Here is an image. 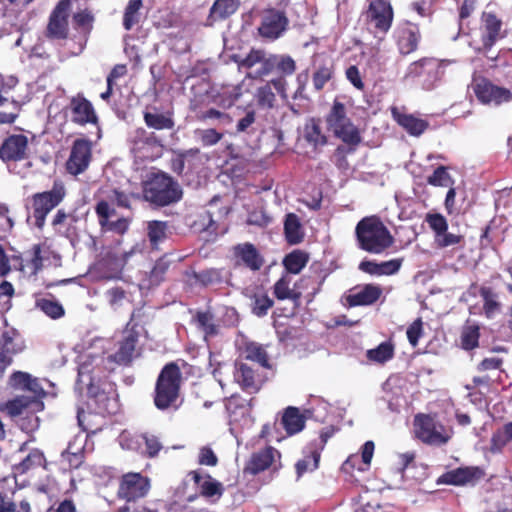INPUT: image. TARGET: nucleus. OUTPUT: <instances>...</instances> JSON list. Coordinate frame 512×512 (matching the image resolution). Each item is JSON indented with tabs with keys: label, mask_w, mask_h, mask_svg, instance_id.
Wrapping results in <instances>:
<instances>
[{
	"label": "nucleus",
	"mask_w": 512,
	"mask_h": 512,
	"mask_svg": "<svg viewBox=\"0 0 512 512\" xmlns=\"http://www.w3.org/2000/svg\"><path fill=\"white\" fill-rule=\"evenodd\" d=\"M142 195L144 200L151 205L165 207L180 201L183 191L177 180L169 174L159 171L152 173L143 182Z\"/></svg>",
	"instance_id": "7ed1b4c3"
},
{
	"label": "nucleus",
	"mask_w": 512,
	"mask_h": 512,
	"mask_svg": "<svg viewBox=\"0 0 512 512\" xmlns=\"http://www.w3.org/2000/svg\"><path fill=\"white\" fill-rule=\"evenodd\" d=\"M306 419L301 414L299 408L289 406L284 409L280 424L285 429L288 436L301 432L305 427Z\"/></svg>",
	"instance_id": "c756f323"
},
{
	"label": "nucleus",
	"mask_w": 512,
	"mask_h": 512,
	"mask_svg": "<svg viewBox=\"0 0 512 512\" xmlns=\"http://www.w3.org/2000/svg\"><path fill=\"white\" fill-rule=\"evenodd\" d=\"M182 374L176 362H169L161 369L155 383L153 401L157 409H178Z\"/></svg>",
	"instance_id": "f03ea898"
},
{
	"label": "nucleus",
	"mask_w": 512,
	"mask_h": 512,
	"mask_svg": "<svg viewBox=\"0 0 512 512\" xmlns=\"http://www.w3.org/2000/svg\"><path fill=\"white\" fill-rule=\"evenodd\" d=\"M366 19L374 24L376 31L386 34L393 23V8L386 0H372L366 11Z\"/></svg>",
	"instance_id": "f3484780"
},
{
	"label": "nucleus",
	"mask_w": 512,
	"mask_h": 512,
	"mask_svg": "<svg viewBox=\"0 0 512 512\" xmlns=\"http://www.w3.org/2000/svg\"><path fill=\"white\" fill-rule=\"evenodd\" d=\"M73 26L87 39L93 29L94 16L88 9L79 11L73 15Z\"/></svg>",
	"instance_id": "79ce46f5"
},
{
	"label": "nucleus",
	"mask_w": 512,
	"mask_h": 512,
	"mask_svg": "<svg viewBox=\"0 0 512 512\" xmlns=\"http://www.w3.org/2000/svg\"><path fill=\"white\" fill-rule=\"evenodd\" d=\"M233 256L237 265H243L251 271H259L265 263L263 256L257 248L249 242L234 246Z\"/></svg>",
	"instance_id": "aec40b11"
},
{
	"label": "nucleus",
	"mask_w": 512,
	"mask_h": 512,
	"mask_svg": "<svg viewBox=\"0 0 512 512\" xmlns=\"http://www.w3.org/2000/svg\"><path fill=\"white\" fill-rule=\"evenodd\" d=\"M240 0H215L210 8L208 21L210 25L223 21L232 16L240 7Z\"/></svg>",
	"instance_id": "7c9ffc66"
},
{
	"label": "nucleus",
	"mask_w": 512,
	"mask_h": 512,
	"mask_svg": "<svg viewBox=\"0 0 512 512\" xmlns=\"http://www.w3.org/2000/svg\"><path fill=\"white\" fill-rule=\"evenodd\" d=\"M251 312L257 317H264L268 311L273 307L274 301L266 292L257 291L250 297Z\"/></svg>",
	"instance_id": "a19ab883"
},
{
	"label": "nucleus",
	"mask_w": 512,
	"mask_h": 512,
	"mask_svg": "<svg viewBox=\"0 0 512 512\" xmlns=\"http://www.w3.org/2000/svg\"><path fill=\"white\" fill-rule=\"evenodd\" d=\"M333 76V67L322 65L319 66L316 71L313 73L312 82L313 86L317 91H320L324 88L326 83L331 80Z\"/></svg>",
	"instance_id": "5fc2aeb1"
},
{
	"label": "nucleus",
	"mask_w": 512,
	"mask_h": 512,
	"mask_svg": "<svg viewBox=\"0 0 512 512\" xmlns=\"http://www.w3.org/2000/svg\"><path fill=\"white\" fill-rule=\"evenodd\" d=\"M141 316V309L133 310L130 320L123 330L122 339L118 342V349L110 356L111 361L124 366L132 362L139 341V332L137 331L139 323L135 320Z\"/></svg>",
	"instance_id": "6e6552de"
},
{
	"label": "nucleus",
	"mask_w": 512,
	"mask_h": 512,
	"mask_svg": "<svg viewBox=\"0 0 512 512\" xmlns=\"http://www.w3.org/2000/svg\"><path fill=\"white\" fill-rule=\"evenodd\" d=\"M309 261V256L302 250H293L283 259V266L291 274H299Z\"/></svg>",
	"instance_id": "58836bf2"
},
{
	"label": "nucleus",
	"mask_w": 512,
	"mask_h": 512,
	"mask_svg": "<svg viewBox=\"0 0 512 512\" xmlns=\"http://www.w3.org/2000/svg\"><path fill=\"white\" fill-rule=\"evenodd\" d=\"M396 45L401 55L406 56L418 49L421 40L419 26L406 21L396 30Z\"/></svg>",
	"instance_id": "6ab92c4d"
},
{
	"label": "nucleus",
	"mask_w": 512,
	"mask_h": 512,
	"mask_svg": "<svg viewBox=\"0 0 512 512\" xmlns=\"http://www.w3.org/2000/svg\"><path fill=\"white\" fill-rule=\"evenodd\" d=\"M439 73V63L436 58L424 57L418 61L411 63L407 69L406 77H426L429 80L437 78Z\"/></svg>",
	"instance_id": "cd10ccee"
},
{
	"label": "nucleus",
	"mask_w": 512,
	"mask_h": 512,
	"mask_svg": "<svg viewBox=\"0 0 512 512\" xmlns=\"http://www.w3.org/2000/svg\"><path fill=\"white\" fill-rule=\"evenodd\" d=\"M472 89L477 100L484 105L500 106L512 100V92L508 88L498 86L485 77L475 79Z\"/></svg>",
	"instance_id": "9d476101"
},
{
	"label": "nucleus",
	"mask_w": 512,
	"mask_h": 512,
	"mask_svg": "<svg viewBox=\"0 0 512 512\" xmlns=\"http://www.w3.org/2000/svg\"><path fill=\"white\" fill-rule=\"evenodd\" d=\"M276 455L280 457V453L272 446L253 453L244 467V472L257 475L267 470L273 464Z\"/></svg>",
	"instance_id": "b1692460"
},
{
	"label": "nucleus",
	"mask_w": 512,
	"mask_h": 512,
	"mask_svg": "<svg viewBox=\"0 0 512 512\" xmlns=\"http://www.w3.org/2000/svg\"><path fill=\"white\" fill-rule=\"evenodd\" d=\"M406 334H407V338H408L409 343L413 347H416L418 345L419 339L423 335V321H422V319L421 318H417L416 320H414L409 325V327L407 328Z\"/></svg>",
	"instance_id": "680f3d73"
},
{
	"label": "nucleus",
	"mask_w": 512,
	"mask_h": 512,
	"mask_svg": "<svg viewBox=\"0 0 512 512\" xmlns=\"http://www.w3.org/2000/svg\"><path fill=\"white\" fill-rule=\"evenodd\" d=\"M109 205H116L121 208H130V195L118 189H112L106 196Z\"/></svg>",
	"instance_id": "bf43d9fd"
},
{
	"label": "nucleus",
	"mask_w": 512,
	"mask_h": 512,
	"mask_svg": "<svg viewBox=\"0 0 512 512\" xmlns=\"http://www.w3.org/2000/svg\"><path fill=\"white\" fill-rule=\"evenodd\" d=\"M265 56V51L261 49H251L246 57L240 55H233L232 60L238 65L240 69H251L256 64H260Z\"/></svg>",
	"instance_id": "de8ad7c7"
},
{
	"label": "nucleus",
	"mask_w": 512,
	"mask_h": 512,
	"mask_svg": "<svg viewBox=\"0 0 512 512\" xmlns=\"http://www.w3.org/2000/svg\"><path fill=\"white\" fill-rule=\"evenodd\" d=\"M92 159V145L88 139L79 138L73 142L69 158L66 162L67 171L74 176L83 173Z\"/></svg>",
	"instance_id": "4468645a"
},
{
	"label": "nucleus",
	"mask_w": 512,
	"mask_h": 512,
	"mask_svg": "<svg viewBox=\"0 0 512 512\" xmlns=\"http://www.w3.org/2000/svg\"><path fill=\"white\" fill-rule=\"evenodd\" d=\"M95 213L98 217L99 225L103 230L113 231L119 234H123L127 231L128 222L125 218L110 221V218L116 215V210L114 207L110 206L107 201H98L95 206Z\"/></svg>",
	"instance_id": "4be33fe9"
},
{
	"label": "nucleus",
	"mask_w": 512,
	"mask_h": 512,
	"mask_svg": "<svg viewBox=\"0 0 512 512\" xmlns=\"http://www.w3.org/2000/svg\"><path fill=\"white\" fill-rule=\"evenodd\" d=\"M0 512H32L30 503L27 500H22L19 504L13 501H6L4 496L0 493Z\"/></svg>",
	"instance_id": "052dcab7"
},
{
	"label": "nucleus",
	"mask_w": 512,
	"mask_h": 512,
	"mask_svg": "<svg viewBox=\"0 0 512 512\" xmlns=\"http://www.w3.org/2000/svg\"><path fill=\"white\" fill-rule=\"evenodd\" d=\"M66 190L61 181H55L49 191L38 192L31 197L34 225L42 229L47 215L65 198Z\"/></svg>",
	"instance_id": "39448f33"
},
{
	"label": "nucleus",
	"mask_w": 512,
	"mask_h": 512,
	"mask_svg": "<svg viewBox=\"0 0 512 512\" xmlns=\"http://www.w3.org/2000/svg\"><path fill=\"white\" fill-rule=\"evenodd\" d=\"M151 488L150 479L141 473L128 472L119 479L117 497L127 502L144 498Z\"/></svg>",
	"instance_id": "1a4fd4ad"
},
{
	"label": "nucleus",
	"mask_w": 512,
	"mask_h": 512,
	"mask_svg": "<svg viewBox=\"0 0 512 512\" xmlns=\"http://www.w3.org/2000/svg\"><path fill=\"white\" fill-rule=\"evenodd\" d=\"M23 343L20 334L14 328L7 329L0 336V355L13 361V357L21 352Z\"/></svg>",
	"instance_id": "c85d7f7f"
},
{
	"label": "nucleus",
	"mask_w": 512,
	"mask_h": 512,
	"mask_svg": "<svg viewBox=\"0 0 512 512\" xmlns=\"http://www.w3.org/2000/svg\"><path fill=\"white\" fill-rule=\"evenodd\" d=\"M142 6V0L128 1L123 16V26L126 30H131L139 22V11Z\"/></svg>",
	"instance_id": "a18cd8bd"
},
{
	"label": "nucleus",
	"mask_w": 512,
	"mask_h": 512,
	"mask_svg": "<svg viewBox=\"0 0 512 512\" xmlns=\"http://www.w3.org/2000/svg\"><path fill=\"white\" fill-rule=\"evenodd\" d=\"M29 142L24 134H11L0 145V159L5 162H20L29 157Z\"/></svg>",
	"instance_id": "2eb2a0df"
},
{
	"label": "nucleus",
	"mask_w": 512,
	"mask_h": 512,
	"mask_svg": "<svg viewBox=\"0 0 512 512\" xmlns=\"http://www.w3.org/2000/svg\"><path fill=\"white\" fill-rule=\"evenodd\" d=\"M485 476V472L478 466L458 467L442 474L437 483L464 486L467 484H475Z\"/></svg>",
	"instance_id": "a211bd4d"
},
{
	"label": "nucleus",
	"mask_w": 512,
	"mask_h": 512,
	"mask_svg": "<svg viewBox=\"0 0 512 512\" xmlns=\"http://www.w3.org/2000/svg\"><path fill=\"white\" fill-rule=\"evenodd\" d=\"M245 358L255 361L263 367H269V358L266 350L257 343H249L245 348Z\"/></svg>",
	"instance_id": "8fccbe9b"
},
{
	"label": "nucleus",
	"mask_w": 512,
	"mask_h": 512,
	"mask_svg": "<svg viewBox=\"0 0 512 512\" xmlns=\"http://www.w3.org/2000/svg\"><path fill=\"white\" fill-rule=\"evenodd\" d=\"M234 379L245 392L256 393L261 388L258 374L245 363L236 365Z\"/></svg>",
	"instance_id": "bb28decb"
},
{
	"label": "nucleus",
	"mask_w": 512,
	"mask_h": 512,
	"mask_svg": "<svg viewBox=\"0 0 512 512\" xmlns=\"http://www.w3.org/2000/svg\"><path fill=\"white\" fill-rule=\"evenodd\" d=\"M36 307L51 319H59L65 314L64 307L57 300L46 298L37 299Z\"/></svg>",
	"instance_id": "c03bdc74"
},
{
	"label": "nucleus",
	"mask_w": 512,
	"mask_h": 512,
	"mask_svg": "<svg viewBox=\"0 0 512 512\" xmlns=\"http://www.w3.org/2000/svg\"><path fill=\"white\" fill-rule=\"evenodd\" d=\"M67 109L70 113L71 122L76 125H96L99 121L93 104L82 93L70 98Z\"/></svg>",
	"instance_id": "ddd939ff"
},
{
	"label": "nucleus",
	"mask_w": 512,
	"mask_h": 512,
	"mask_svg": "<svg viewBox=\"0 0 512 512\" xmlns=\"http://www.w3.org/2000/svg\"><path fill=\"white\" fill-rule=\"evenodd\" d=\"M43 460V453L34 449L19 463L17 468L21 473H25L34 466H40Z\"/></svg>",
	"instance_id": "13d9d810"
},
{
	"label": "nucleus",
	"mask_w": 512,
	"mask_h": 512,
	"mask_svg": "<svg viewBox=\"0 0 512 512\" xmlns=\"http://www.w3.org/2000/svg\"><path fill=\"white\" fill-rule=\"evenodd\" d=\"M291 278L288 275L281 276L273 286V294L278 300H291L296 306L300 304L302 293L290 288Z\"/></svg>",
	"instance_id": "2f4dec72"
},
{
	"label": "nucleus",
	"mask_w": 512,
	"mask_h": 512,
	"mask_svg": "<svg viewBox=\"0 0 512 512\" xmlns=\"http://www.w3.org/2000/svg\"><path fill=\"white\" fill-rule=\"evenodd\" d=\"M130 149L136 158L153 161L159 158L163 150V140L154 131L143 127L136 128L129 137Z\"/></svg>",
	"instance_id": "0eeeda50"
},
{
	"label": "nucleus",
	"mask_w": 512,
	"mask_h": 512,
	"mask_svg": "<svg viewBox=\"0 0 512 512\" xmlns=\"http://www.w3.org/2000/svg\"><path fill=\"white\" fill-rule=\"evenodd\" d=\"M358 247L372 254H381L394 243V237L381 219L376 216L362 218L355 227Z\"/></svg>",
	"instance_id": "f257e3e1"
},
{
	"label": "nucleus",
	"mask_w": 512,
	"mask_h": 512,
	"mask_svg": "<svg viewBox=\"0 0 512 512\" xmlns=\"http://www.w3.org/2000/svg\"><path fill=\"white\" fill-rule=\"evenodd\" d=\"M71 0H60L52 10L46 27V37L52 40H66L69 36L68 19Z\"/></svg>",
	"instance_id": "f8f14e48"
},
{
	"label": "nucleus",
	"mask_w": 512,
	"mask_h": 512,
	"mask_svg": "<svg viewBox=\"0 0 512 512\" xmlns=\"http://www.w3.org/2000/svg\"><path fill=\"white\" fill-rule=\"evenodd\" d=\"M199 140L204 147H211L219 143L223 137L224 133L219 131L217 127L202 129L198 131Z\"/></svg>",
	"instance_id": "6e6d98bb"
},
{
	"label": "nucleus",
	"mask_w": 512,
	"mask_h": 512,
	"mask_svg": "<svg viewBox=\"0 0 512 512\" xmlns=\"http://www.w3.org/2000/svg\"><path fill=\"white\" fill-rule=\"evenodd\" d=\"M395 355V346L391 341L380 343L376 348L369 349L366 352V357L369 361L378 364H384L393 359Z\"/></svg>",
	"instance_id": "4c0bfd02"
},
{
	"label": "nucleus",
	"mask_w": 512,
	"mask_h": 512,
	"mask_svg": "<svg viewBox=\"0 0 512 512\" xmlns=\"http://www.w3.org/2000/svg\"><path fill=\"white\" fill-rule=\"evenodd\" d=\"M148 237L153 246L166 238L167 222L153 220L148 222Z\"/></svg>",
	"instance_id": "603ef678"
},
{
	"label": "nucleus",
	"mask_w": 512,
	"mask_h": 512,
	"mask_svg": "<svg viewBox=\"0 0 512 512\" xmlns=\"http://www.w3.org/2000/svg\"><path fill=\"white\" fill-rule=\"evenodd\" d=\"M427 183L434 187H447L452 186L454 180L448 173V168L446 166L440 165L427 178Z\"/></svg>",
	"instance_id": "09e8293b"
},
{
	"label": "nucleus",
	"mask_w": 512,
	"mask_h": 512,
	"mask_svg": "<svg viewBox=\"0 0 512 512\" xmlns=\"http://www.w3.org/2000/svg\"><path fill=\"white\" fill-rule=\"evenodd\" d=\"M196 118L200 122L214 125L219 130L224 129L233 123V118L230 114L219 111L215 108L200 111L197 113Z\"/></svg>",
	"instance_id": "473e14b6"
},
{
	"label": "nucleus",
	"mask_w": 512,
	"mask_h": 512,
	"mask_svg": "<svg viewBox=\"0 0 512 512\" xmlns=\"http://www.w3.org/2000/svg\"><path fill=\"white\" fill-rule=\"evenodd\" d=\"M502 20L493 12H483L482 14V34L481 47L477 49L479 53H487L495 43L503 39L506 35L502 31Z\"/></svg>",
	"instance_id": "dca6fc26"
},
{
	"label": "nucleus",
	"mask_w": 512,
	"mask_h": 512,
	"mask_svg": "<svg viewBox=\"0 0 512 512\" xmlns=\"http://www.w3.org/2000/svg\"><path fill=\"white\" fill-rule=\"evenodd\" d=\"M391 113L397 124L411 136H421L430 126L426 119L413 114L402 113L396 107L392 108Z\"/></svg>",
	"instance_id": "393cba45"
},
{
	"label": "nucleus",
	"mask_w": 512,
	"mask_h": 512,
	"mask_svg": "<svg viewBox=\"0 0 512 512\" xmlns=\"http://www.w3.org/2000/svg\"><path fill=\"white\" fill-rule=\"evenodd\" d=\"M276 69L283 75H292L296 70V63L292 57L288 55L277 56Z\"/></svg>",
	"instance_id": "774afa93"
},
{
	"label": "nucleus",
	"mask_w": 512,
	"mask_h": 512,
	"mask_svg": "<svg viewBox=\"0 0 512 512\" xmlns=\"http://www.w3.org/2000/svg\"><path fill=\"white\" fill-rule=\"evenodd\" d=\"M480 326L478 324H469L468 322L462 327L460 335L461 347L470 351L479 346Z\"/></svg>",
	"instance_id": "ea45409f"
},
{
	"label": "nucleus",
	"mask_w": 512,
	"mask_h": 512,
	"mask_svg": "<svg viewBox=\"0 0 512 512\" xmlns=\"http://www.w3.org/2000/svg\"><path fill=\"white\" fill-rule=\"evenodd\" d=\"M256 100L258 106L262 108H272L276 101V95L271 87V84L266 83L259 87L256 92Z\"/></svg>",
	"instance_id": "864d4df0"
},
{
	"label": "nucleus",
	"mask_w": 512,
	"mask_h": 512,
	"mask_svg": "<svg viewBox=\"0 0 512 512\" xmlns=\"http://www.w3.org/2000/svg\"><path fill=\"white\" fill-rule=\"evenodd\" d=\"M194 483L199 487L200 494L206 498L216 497L219 499L224 493L222 483L215 480L210 474L202 476L199 471L194 470L189 472Z\"/></svg>",
	"instance_id": "a878e982"
},
{
	"label": "nucleus",
	"mask_w": 512,
	"mask_h": 512,
	"mask_svg": "<svg viewBox=\"0 0 512 512\" xmlns=\"http://www.w3.org/2000/svg\"><path fill=\"white\" fill-rule=\"evenodd\" d=\"M198 463L200 465L214 467L218 464V457L211 447L203 446L198 453Z\"/></svg>",
	"instance_id": "0e129e2a"
},
{
	"label": "nucleus",
	"mask_w": 512,
	"mask_h": 512,
	"mask_svg": "<svg viewBox=\"0 0 512 512\" xmlns=\"http://www.w3.org/2000/svg\"><path fill=\"white\" fill-rule=\"evenodd\" d=\"M38 401L34 398L27 396H17L14 399L7 401L5 407L8 414L12 417L21 415L24 410L29 408L32 404H36Z\"/></svg>",
	"instance_id": "49530a36"
},
{
	"label": "nucleus",
	"mask_w": 512,
	"mask_h": 512,
	"mask_svg": "<svg viewBox=\"0 0 512 512\" xmlns=\"http://www.w3.org/2000/svg\"><path fill=\"white\" fill-rule=\"evenodd\" d=\"M328 130L332 131L336 138L349 146H357L361 142L359 129L353 124L347 116V110L344 103L335 99L331 109L325 117Z\"/></svg>",
	"instance_id": "20e7f679"
},
{
	"label": "nucleus",
	"mask_w": 512,
	"mask_h": 512,
	"mask_svg": "<svg viewBox=\"0 0 512 512\" xmlns=\"http://www.w3.org/2000/svg\"><path fill=\"white\" fill-rule=\"evenodd\" d=\"M192 321L204 333L206 338L216 336L219 332L214 321V315L210 311H197Z\"/></svg>",
	"instance_id": "c9c22d12"
},
{
	"label": "nucleus",
	"mask_w": 512,
	"mask_h": 512,
	"mask_svg": "<svg viewBox=\"0 0 512 512\" xmlns=\"http://www.w3.org/2000/svg\"><path fill=\"white\" fill-rule=\"evenodd\" d=\"M138 437L142 439L145 444V449L141 451V454L148 458L156 457L163 448L159 438L153 434L143 433Z\"/></svg>",
	"instance_id": "3c124183"
},
{
	"label": "nucleus",
	"mask_w": 512,
	"mask_h": 512,
	"mask_svg": "<svg viewBox=\"0 0 512 512\" xmlns=\"http://www.w3.org/2000/svg\"><path fill=\"white\" fill-rule=\"evenodd\" d=\"M415 437L430 446L445 445L452 437V431L429 414H418L414 418Z\"/></svg>",
	"instance_id": "423d86ee"
},
{
	"label": "nucleus",
	"mask_w": 512,
	"mask_h": 512,
	"mask_svg": "<svg viewBox=\"0 0 512 512\" xmlns=\"http://www.w3.org/2000/svg\"><path fill=\"white\" fill-rule=\"evenodd\" d=\"M195 281L203 287L214 286L223 282L222 270L217 268L204 269L195 272Z\"/></svg>",
	"instance_id": "37998d69"
},
{
	"label": "nucleus",
	"mask_w": 512,
	"mask_h": 512,
	"mask_svg": "<svg viewBox=\"0 0 512 512\" xmlns=\"http://www.w3.org/2000/svg\"><path fill=\"white\" fill-rule=\"evenodd\" d=\"M304 139L314 148L327 144V137L321 129L319 118H310L304 126Z\"/></svg>",
	"instance_id": "72a5a7b5"
},
{
	"label": "nucleus",
	"mask_w": 512,
	"mask_h": 512,
	"mask_svg": "<svg viewBox=\"0 0 512 512\" xmlns=\"http://www.w3.org/2000/svg\"><path fill=\"white\" fill-rule=\"evenodd\" d=\"M339 429L333 425L326 426L320 431L319 442L313 441L309 443V446L314 449H319L320 453L324 449L327 441L335 435Z\"/></svg>",
	"instance_id": "69168bd1"
},
{
	"label": "nucleus",
	"mask_w": 512,
	"mask_h": 512,
	"mask_svg": "<svg viewBox=\"0 0 512 512\" xmlns=\"http://www.w3.org/2000/svg\"><path fill=\"white\" fill-rule=\"evenodd\" d=\"M284 233L286 241L291 244H299L302 242L304 238V233L302 231L301 223L299 218L294 213H289L286 215L284 221Z\"/></svg>",
	"instance_id": "f704fd0d"
},
{
	"label": "nucleus",
	"mask_w": 512,
	"mask_h": 512,
	"mask_svg": "<svg viewBox=\"0 0 512 512\" xmlns=\"http://www.w3.org/2000/svg\"><path fill=\"white\" fill-rule=\"evenodd\" d=\"M510 441L505 429L497 430L493 433L490 440V451L492 453H499L503 450V448Z\"/></svg>",
	"instance_id": "e2e57ef3"
},
{
	"label": "nucleus",
	"mask_w": 512,
	"mask_h": 512,
	"mask_svg": "<svg viewBox=\"0 0 512 512\" xmlns=\"http://www.w3.org/2000/svg\"><path fill=\"white\" fill-rule=\"evenodd\" d=\"M382 293L380 285L365 284L362 287L353 288L346 296V302L349 307L370 306L380 299Z\"/></svg>",
	"instance_id": "412c9836"
},
{
	"label": "nucleus",
	"mask_w": 512,
	"mask_h": 512,
	"mask_svg": "<svg viewBox=\"0 0 512 512\" xmlns=\"http://www.w3.org/2000/svg\"><path fill=\"white\" fill-rule=\"evenodd\" d=\"M288 26L289 19L285 11L266 8L262 12L257 32L263 39L275 41L283 35Z\"/></svg>",
	"instance_id": "9b49d317"
},
{
	"label": "nucleus",
	"mask_w": 512,
	"mask_h": 512,
	"mask_svg": "<svg viewBox=\"0 0 512 512\" xmlns=\"http://www.w3.org/2000/svg\"><path fill=\"white\" fill-rule=\"evenodd\" d=\"M425 221L429 227L434 231L435 237L441 236L448 230V222L446 218L440 213H428Z\"/></svg>",
	"instance_id": "4d7b16f0"
},
{
	"label": "nucleus",
	"mask_w": 512,
	"mask_h": 512,
	"mask_svg": "<svg viewBox=\"0 0 512 512\" xmlns=\"http://www.w3.org/2000/svg\"><path fill=\"white\" fill-rule=\"evenodd\" d=\"M463 241L462 235H457L449 232H444L441 236L435 237V243L438 248H446L452 245H457Z\"/></svg>",
	"instance_id": "338daca9"
},
{
	"label": "nucleus",
	"mask_w": 512,
	"mask_h": 512,
	"mask_svg": "<svg viewBox=\"0 0 512 512\" xmlns=\"http://www.w3.org/2000/svg\"><path fill=\"white\" fill-rule=\"evenodd\" d=\"M143 120L147 128L152 131H172L175 128L174 113L172 111H160L153 107L143 112Z\"/></svg>",
	"instance_id": "5701e85b"
},
{
	"label": "nucleus",
	"mask_w": 512,
	"mask_h": 512,
	"mask_svg": "<svg viewBox=\"0 0 512 512\" xmlns=\"http://www.w3.org/2000/svg\"><path fill=\"white\" fill-rule=\"evenodd\" d=\"M308 454H306L302 459L298 460L295 464L297 477H302L306 472H312L316 470L319 466V461L321 457V453L319 449H314L307 446Z\"/></svg>",
	"instance_id": "e433bc0d"
}]
</instances>
